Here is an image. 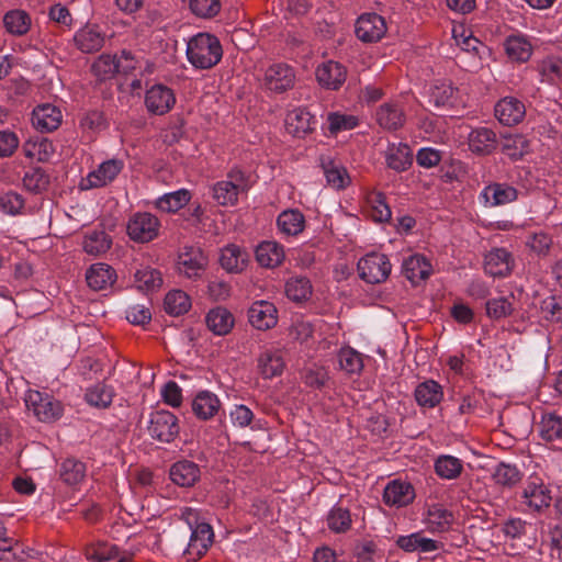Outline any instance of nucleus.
I'll list each match as a JSON object with an SVG mask.
<instances>
[{"instance_id":"nucleus-1","label":"nucleus","mask_w":562,"mask_h":562,"mask_svg":"<svg viewBox=\"0 0 562 562\" xmlns=\"http://www.w3.org/2000/svg\"><path fill=\"white\" fill-rule=\"evenodd\" d=\"M223 56L218 38L209 33H198L187 43V58L196 69H210L217 65Z\"/></svg>"},{"instance_id":"nucleus-2","label":"nucleus","mask_w":562,"mask_h":562,"mask_svg":"<svg viewBox=\"0 0 562 562\" xmlns=\"http://www.w3.org/2000/svg\"><path fill=\"white\" fill-rule=\"evenodd\" d=\"M250 184L248 177L240 169H232L225 180H221L213 184L212 196L218 205L228 206L235 205L238 201V195L246 192Z\"/></svg>"},{"instance_id":"nucleus-3","label":"nucleus","mask_w":562,"mask_h":562,"mask_svg":"<svg viewBox=\"0 0 562 562\" xmlns=\"http://www.w3.org/2000/svg\"><path fill=\"white\" fill-rule=\"evenodd\" d=\"M160 231V221L148 212H137L133 214L126 225L128 237L135 243H149L158 237Z\"/></svg>"},{"instance_id":"nucleus-4","label":"nucleus","mask_w":562,"mask_h":562,"mask_svg":"<svg viewBox=\"0 0 562 562\" xmlns=\"http://www.w3.org/2000/svg\"><path fill=\"white\" fill-rule=\"evenodd\" d=\"M24 402L27 409L41 422H54L63 414V406L59 401L35 390L26 392Z\"/></svg>"},{"instance_id":"nucleus-5","label":"nucleus","mask_w":562,"mask_h":562,"mask_svg":"<svg viewBox=\"0 0 562 562\" xmlns=\"http://www.w3.org/2000/svg\"><path fill=\"white\" fill-rule=\"evenodd\" d=\"M391 269L390 260L384 254H368L358 262L360 278L372 284L385 281Z\"/></svg>"},{"instance_id":"nucleus-6","label":"nucleus","mask_w":562,"mask_h":562,"mask_svg":"<svg viewBox=\"0 0 562 562\" xmlns=\"http://www.w3.org/2000/svg\"><path fill=\"white\" fill-rule=\"evenodd\" d=\"M178 418L168 411H156L150 414L148 432L161 442H171L179 434Z\"/></svg>"},{"instance_id":"nucleus-7","label":"nucleus","mask_w":562,"mask_h":562,"mask_svg":"<svg viewBox=\"0 0 562 562\" xmlns=\"http://www.w3.org/2000/svg\"><path fill=\"white\" fill-rule=\"evenodd\" d=\"M387 26L378 13H363L356 21V36L363 43H375L384 37Z\"/></svg>"},{"instance_id":"nucleus-8","label":"nucleus","mask_w":562,"mask_h":562,"mask_svg":"<svg viewBox=\"0 0 562 562\" xmlns=\"http://www.w3.org/2000/svg\"><path fill=\"white\" fill-rule=\"evenodd\" d=\"M294 82L295 74L293 68L283 63L270 65L266 69L262 80L266 89L277 93L291 89Z\"/></svg>"},{"instance_id":"nucleus-9","label":"nucleus","mask_w":562,"mask_h":562,"mask_svg":"<svg viewBox=\"0 0 562 562\" xmlns=\"http://www.w3.org/2000/svg\"><path fill=\"white\" fill-rule=\"evenodd\" d=\"M123 167L124 162L120 159L105 160L81 180L80 187L83 190L104 187L117 177Z\"/></svg>"},{"instance_id":"nucleus-10","label":"nucleus","mask_w":562,"mask_h":562,"mask_svg":"<svg viewBox=\"0 0 562 562\" xmlns=\"http://www.w3.org/2000/svg\"><path fill=\"white\" fill-rule=\"evenodd\" d=\"M207 257L199 247H184L178 257V270L187 278H198L207 266Z\"/></svg>"},{"instance_id":"nucleus-11","label":"nucleus","mask_w":562,"mask_h":562,"mask_svg":"<svg viewBox=\"0 0 562 562\" xmlns=\"http://www.w3.org/2000/svg\"><path fill=\"white\" fill-rule=\"evenodd\" d=\"M175 103L176 97L172 89L165 85H154L145 95V105L148 112L156 115L168 113Z\"/></svg>"},{"instance_id":"nucleus-12","label":"nucleus","mask_w":562,"mask_h":562,"mask_svg":"<svg viewBox=\"0 0 562 562\" xmlns=\"http://www.w3.org/2000/svg\"><path fill=\"white\" fill-rule=\"evenodd\" d=\"M248 321L254 328L268 330L277 325L278 311L269 301H256L248 308Z\"/></svg>"},{"instance_id":"nucleus-13","label":"nucleus","mask_w":562,"mask_h":562,"mask_svg":"<svg viewBox=\"0 0 562 562\" xmlns=\"http://www.w3.org/2000/svg\"><path fill=\"white\" fill-rule=\"evenodd\" d=\"M213 529L206 522L198 524L192 530L190 541L184 551L188 560H198L207 551L213 541Z\"/></svg>"},{"instance_id":"nucleus-14","label":"nucleus","mask_w":562,"mask_h":562,"mask_svg":"<svg viewBox=\"0 0 562 562\" xmlns=\"http://www.w3.org/2000/svg\"><path fill=\"white\" fill-rule=\"evenodd\" d=\"M514 266V257L505 248H494L485 256L484 270L492 277H506Z\"/></svg>"},{"instance_id":"nucleus-15","label":"nucleus","mask_w":562,"mask_h":562,"mask_svg":"<svg viewBox=\"0 0 562 562\" xmlns=\"http://www.w3.org/2000/svg\"><path fill=\"white\" fill-rule=\"evenodd\" d=\"M63 114L56 105L46 103L33 110V126L43 133L53 132L61 124Z\"/></svg>"},{"instance_id":"nucleus-16","label":"nucleus","mask_w":562,"mask_h":562,"mask_svg":"<svg viewBox=\"0 0 562 562\" xmlns=\"http://www.w3.org/2000/svg\"><path fill=\"white\" fill-rule=\"evenodd\" d=\"M316 78L322 87L330 90H337L346 81L347 70L341 64L329 60L318 66L316 70Z\"/></svg>"},{"instance_id":"nucleus-17","label":"nucleus","mask_w":562,"mask_h":562,"mask_svg":"<svg viewBox=\"0 0 562 562\" xmlns=\"http://www.w3.org/2000/svg\"><path fill=\"white\" fill-rule=\"evenodd\" d=\"M517 196L518 193L514 187L505 183H492L482 190L480 200L485 206L493 207L510 203Z\"/></svg>"},{"instance_id":"nucleus-18","label":"nucleus","mask_w":562,"mask_h":562,"mask_svg":"<svg viewBox=\"0 0 562 562\" xmlns=\"http://www.w3.org/2000/svg\"><path fill=\"white\" fill-rule=\"evenodd\" d=\"M115 270L104 262L92 265L86 272V280L94 291H102L111 288L116 281Z\"/></svg>"},{"instance_id":"nucleus-19","label":"nucleus","mask_w":562,"mask_h":562,"mask_svg":"<svg viewBox=\"0 0 562 562\" xmlns=\"http://www.w3.org/2000/svg\"><path fill=\"white\" fill-rule=\"evenodd\" d=\"M525 114V104L513 97H506L495 105V115L504 125H515L519 123Z\"/></svg>"},{"instance_id":"nucleus-20","label":"nucleus","mask_w":562,"mask_h":562,"mask_svg":"<svg viewBox=\"0 0 562 562\" xmlns=\"http://www.w3.org/2000/svg\"><path fill=\"white\" fill-rule=\"evenodd\" d=\"M316 121L305 108H295L288 112L285 128L293 136L301 137L314 130Z\"/></svg>"},{"instance_id":"nucleus-21","label":"nucleus","mask_w":562,"mask_h":562,"mask_svg":"<svg viewBox=\"0 0 562 562\" xmlns=\"http://www.w3.org/2000/svg\"><path fill=\"white\" fill-rule=\"evenodd\" d=\"M207 328L216 336H225L235 326L234 315L223 306L210 310L205 316Z\"/></svg>"},{"instance_id":"nucleus-22","label":"nucleus","mask_w":562,"mask_h":562,"mask_svg":"<svg viewBox=\"0 0 562 562\" xmlns=\"http://www.w3.org/2000/svg\"><path fill=\"white\" fill-rule=\"evenodd\" d=\"M77 47L83 53L99 50L104 44V34L95 24H88L75 35Z\"/></svg>"},{"instance_id":"nucleus-23","label":"nucleus","mask_w":562,"mask_h":562,"mask_svg":"<svg viewBox=\"0 0 562 562\" xmlns=\"http://www.w3.org/2000/svg\"><path fill=\"white\" fill-rule=\"evenodd\" d=\"M403 271L412 283H418L429 278L432 272V267L425 256L415 254L404 259Z\"/></svg>"},{"instance_id":"nucleus-24","label":"nucleus","mask_w":562,"mask_h":562,"mask_svg":"<svg viewBox=\"0 0 562 562\" xmlns=\"http://www.w3.org/2000/svg\"><path fill=\"white\" fill-rule=\"evenodd\" d=\"M169 475L176 485L188 488L200 479V469L194 462L183 460L171 467Z\"/></svg>"},{"instance_id":"nucleus-25","label":"nucleus","mask_w":562,"mask_h":562,"mask_svg":"<svg viewBox=\"0 0 562 562\" xmlns=\"http://www.w3.org/2000/svg\"><path fill=\"white\" fill-rule=\"evenodd\" d=\"M284 367L283 357L278 349H267L258 358V369L263 379L281 375Z\"/></svg>"},{"instance_id":"nucleus-26","label":"nucleus","mask_w":562,"mask_h":562,"mask_svg":"<svg viewBox=\"0 0 562 562\" xmlns=\"http://www.w3.org/2000/svg\"><path fill=\"white\" fill-rule=\"evenodd\" d=\"M375 119L384 130L394 131L404 125L405 114L397 103L386 102L380 105Z\"/></svg>"},{"instance_id":"nucleus-27","label":"nucleus","mask_w":562,"mask_h":562,"mask_svg":"<svg viewBox=\"0 0 562 562\" xmlns=\"http://www.w3.org/2000/svg\"><path fill=\"white\" fill-rule=\"evenodd\" d=\"M248 252L237 245H227L222 249L220 262L228 272H241L248 265Z\"/></svg>"},{"instance_id":"nucleus-28","label":"nucleus","mask_w":562,"mask_h":562,"mask_svg":"<svg viewBox=\"0 0 562 562\" xmlns=\"http://www.w3.org/2000/svg\"><path fill=\"white\" fill-rule=\"evenodd\" d=\"M284 249L277 241H262L256 249V259L261 267L276 268L284 260Z\"/></svg>"},{"instance_id":"nucleus-29","label":"nucleus","mask_w":562,"mask_h":562,"mask_svg":"<svg viewBox=\"0 0 562 562\" xmlns=\"http://www.w3.org/2000/svg\"><path fill=\"white\" fill-rule=\"evenodd\" d=\"M221 402L218 397L210 391L199 392L192 402V411L200 419H210L220 411Z\"/></svg>"},{"instance_id":"nucleus-30","label":"nucleus","mask_w":562,"mask_h":562,"mask_svg":"<svg viewBox=\"0 0 562 562\" xmlns=\"http://www.w3.org/2000/svg\"><path fill=\"white\" fill-rule=\"evenodd\" d=\"M442 397V387L434 380L422 382L415 389L416 402L423 407L434 408L441 402Z\"/></svg>"},{"instance_id":"nucleus-31","label":"nucleus","mask_w":562,"mask_h":562,"mask_svg":"<svg viewBox=\"0 0 562 562\" xmlns=\"http://www.w3.org/2000/svg\"><path fill=\"white\" fill-rule=\"evenodd\" d=\"M385 161L395 171L406 170L413 161L409 146L403 143L390 144L385 151Z\"/></svg>"},{"instance_id":"nucleus-32","label":"nucleus","mask_w":562,"mask_h":562,"mask_svg":"<svg viewBox=\"0 0 562 562\" xmlns=\"http://www.w3.org/2000/svg\"><path fill=\"white\" fill-rule=\"evenodd\" d=\"M504 48L509 59L518 63L527 61L532 54V45L522 35H510L504 42Z\"/></svg>"},{"instance_id":"nucleus-33","label":"nucleus","mask_w":562,"mask_h":562,"mask_svg":"<svg viewBox=\"0 0 562 562\" xmlns=\"http://www.w3.org/2000/svg\"><path fill=\"white\" fill-rule=\"evenodd\" d=\"M322 168L326 177L327 183L337 190L344 189L348 186L350 179L347 170L337 161L329 157L321 159Z\"/></svg>"},{"instance_id":"nucleus-34","label":"nucleus","mask_w":562,"mask_h":562,"mask_svg":"<svg viewBox=\"0 0 562 562\" xmlns=\"http://www.w3.org/2000/svg\"><path fill=\"white\" fill-rule=\"evenodd\" d=\"M469 147L476 154H490L496 147V135L487 127L473 130L469 135Z\"/></svg>"},{"instance_id":"nucleus-35","label":"nucleus","mask_w":562,"mask_h":562,"mask_svg":"<svg viewBox=\"0 0 562 562\" xmlns=\"http://www.w3.org/2000/svg\"><path fill=\"white\" fill-rule=\"evenodd\" d=\"M277 225L285 236H296L303 232L305 226L304 215L297 210L283 211L277 220Z\"/></svg>"},{"instance_id":"nucleus-36","label":"nucleus","mask_w":562,"mask_h":562,"mask_svg":"<svg viewBox=\"0 0 562 562\" xmlns=\"http://www.w3.org/2000/svg\"><path fill=\"white\" fill-rule=\"evenodd\" d=\"M23 151L26 157L37 161H48L55 153L53 143L44 137L30 138L23 145Z\"/></svg>"},{"instance_id":"nucleus-37","label":"nucleus","mask_w":562,"mask_h":562,"mask_svg":"<svg viewBox=\"0 0 562 562\" xmlns=\"http://www.w3.org/2000/svg\"><path fill=\"white\" fill-rule=\"evenodd\" d=\"M86 471L83 462L75 458H67L60 463L58 473L64 483L76 486L85 479Z\"/></svg>"},{"instance_id":"nucleus-38","label":"nucleus","mask_w":562,"mask_h":562,"mask_svg":"<svg viewBox=\"0 0 562 562\" xmlns=\"http://www.w3.org/2000/svg\"><path fill=\"white\" fill-rule=\"evenodd\" d=\"M436 474L445 480H454L463 471V461L451 454H440L435 460Z\"/></svg>"},{"instance_id":"nucleus-39","label":"nucleus","mask_w":562,"mask_h":562,"mask_svg":"<svg viewBox=\"0 0 562 562\" xmlns=\"http://www.w3.org/2000/svg\"><path fill=\"white\" fill-rule=\"evenodd\" d=\"M191 200V193L187 189H180L173 192L165 193L159 196L155 205L158 210L166 213H175L187 205Z\"/></svg>"},{"instance_id":"nucleus-40","label":"nucleus","mask_w":562,"mask_h":562,"mask_svg":"<svg viewBox=\"0 0 562 562\" xmlns=\"http://www.w3.org/2000/svg\"><path fill=\"white\" fill-rule=\"evenodd\" d=\"M31 16L24 10L15 9L7 12L3 16L5 30L16 36L26 34L31 27Z\"/></svg>"},{"instance_id":"nucleus-41","label":"nucleus","mask_w":562,"mask_h":562,"mask_svg":"<svg viewBox=\"0 0 562 562\" xmlns=\"http://www.w3.org/2000/svg\"><path fill=\"white\" fill-rule=\"evenodd\" d=\"M539 435L548 442L562 440V416L555 413L543 414L539 423Z\"/></svg>"},{"instance_id":"nucleus-42","label":"nucleus","mask_w":562,"mask_h":562,"mask_svg":"<svg viewBox=\"0 0 562 562\" xmlns=\"http://www.w3.org/2000/svg\"><path fill=\"white\" fill-rule=\"evenodd\" d=\"M111 244L112 240L104 231H92L86 234L82 247L87 254L99 256L106 252Z\"/></svg>"},{"instance_id":"nucleus-43","label":"nucleus","mask_w":562,"mask_h":562,"mask_svg":"<svg viewBox=\"0 0 562 562\" xmlns=\"http://www.w3.org/2000/svg\"><path fill=\"white\" fill-rule=\"evenodd\" d=\"M502 150L510 159L518 160L529 153L530 144L524 135H506L503 138Z\"/></svg>"},{"instance_id":"nucleus-44","label":"nucleus","mask_w":562,"mask_h":562,"mask_svg":"<svg viewBox=\"0 0 562 562\" xmlns=\"http://www.w3.org/2000/svg\"><path fill=\"white\" fill-rule=\"evenodd\" d=\"M135 286L142 292H154L162 284L161 273L150 267H144L135 273Z\"/></svg>"},{"instance_id":"nucleus-45","label":"nucleus","mask_w":562,"mask_h":562,"mask_svg":"<svg viewBox=\"0 0 562 562\" xmlns=\"http://www.w3.org/2000/svg\"><path fill=\"white\" fill-rule=\"evenodd\" d=\"M164 305L168 314L179 316L191 308V299L182 290H172L166 294Z\"/></svg>"},{"instance_id":"nucleus-46","label":"nucleus","mask_w":562,"mask_h":562,"mask_svg":"<svg viewBox=\"0 0 562 562\" xmlns=\"http://www.w3.org/2000/svg\"><path fill=\"white\" fill-rule=\"evenodd\" d=\"M285 294L293 302H303L312 295V284L305 277H292L285 283Z\"/></svg>"},{"instance_id":"nucleus-47","label":"nucleus","mask_w":562,"mask_h":562,"mask_svg":"<svg viewBox=\"0 0 562 562\" xmlns=\"http://www.w3.org/2000/svg\"><path fill=\"white\" fill-rule=\"evenodd\" d=\"M367 201L370 207L369 214L374 222L383 223L391 218V209L381 192H370L367 196Z\"/></svg>"},{"instance_id":"nucleus-48","label":"nucleus","mask_w":562,"mask_h":562,"mask_svg":"<svg viewBox=\"0 0 562 562\" xmlns=\"http://www.w3.org/2000/svg\"><path fill=\"white\" fill-rule=\"evenodd\" d=\"M114 391L111 386L98 383L87 390L85 398L91 406L106 408L113 401Z\"/></svg>"},{"instance_id":"nucleus-49","label":"nucleus","mask_w":562,"mask_h":562,"mask_svg":"<svg viewBox=\"0 0 562 562\" xmlns=\"http://www.w3.org/2000/svg\"><path fill=\"white\" fill-rule=\"evenodd\" d=\"M91 71L100 81L112 79L117 74L115 55L102 54L91 66Z\"/></svg>"},{"instance_id":"nucleus-50","label":"nucleus","mask_w":562,"mask_h":562,"mask_svg":"<svg viewBox=\"0 0 562 562\" xmlns=\"http://www.w3.org/2000/svg\"><path fill=\"white\" fill-rule=\"evenodd\" d=\"M452 35L458 46L465 52H472L477 56L485 50V46L470 31H467L462 25L452 29Z\"/></svg>"},{"instance_id":"nucleus-51","label":"nucleus","mask_w":562,"mask_h":562,"mask_svg":"<svg viewBox=\"0 0 562 562\" xmlns=\"http://www.w3.org/2000/svg\"><path fill=\"white\" fill-rule=\"evenodd\" d=\"M338 362L340 369L348 374H358L363 369L362 355L350 347L340 349L338 352Z\"/></svg>"},{"instance_id":"nucleus-52","label":"nucleus","mask_w":562,"mask_h":562,"mask_svg":"<svg viewBox=\"0 0 562 562\" xmlns=\"http://www.w3.org/2000/svg\"><path fill=\"white\" fill-rule=\"evenodd\" d=\"M493 479L496 484L512 488L521 480V474L515 465L499 463L494 470Z\"/></svg>"},{"instance_id":"nucleus-53","label":"nucleus","mask_w":562,"mask_h":562,"mask_svg":"<svg viewBox=\"0 0 562 562\" xmlns=\"http://www.w3.org/2000/svg\"><path fill=\"white\" fill-rule=\"evenodd\" d=\"M428 525L434 531H445L452 522V514L440 505H432L428 509Z\"/></svg>"},{"instance_id":"nucleus-54","label":"nucleus","mask_w":562,"mask_h":562,"mask_svg":"<svg viewBox=\"0 0 562 562\" xmlns=\"http://www.w3.org/2000/svg\"><path fill=\"white\" fill-rule=\"evenodd\" d=\"M328 528L336 533H344L351 527V516L348 509L335 507L327 517Z\"/></svg>"},{"instance_id":"nucleus-55","label":"nucleus","mask_w":562,"mask_h":562,"mask_svg":"<svg viewBox=\"0 0 562 562\" xmlns=\"http://www.w3.org/2000/svg\"><path fill=\"white\" fill-rule=\"evenodd\" d=\"M189 8L194 15L211 19L218 14L222 4L220 0H190Z\"/></svg>"},{"instance_id":"nucleus-56","label":"nucleus","mask_w":562,"mask_h":562,"mask_svg":"<svg viewBox=\"0 0 562 562\" xmlns=\"http://www.w3.org/2000/svg\"><path fill=\"white\" fill-rule=\"evenodd\" d=\"M453 93L454 89L449 82H438L429 90V102L437 108L445 106L450 103Z\"/></svg>"},{"instance_id":"nucleus-57","label":"nucleus","mask_w":562,"mask_h":562,"mask_svg":"<svg viewBox=\"0 0 562 562\" xmlns=\"http://www.w3.org/2000/svg\"><path fill=\"white\" fill-rule=\"evenodd\" d=\"M24 199L14 191H8L0 195V210L8 215H18L22 213Z\"/></svg>"},{"instance_id":"nucleus-58","label":"nucleus","mask_w":562,"mask_h":562,"mask_svg":"<svg viewBox=\"0 0 562 562\" xmlns=\"http://www.w3.org/2000/svg\"><path fill=\"white\" fill-rule=\"evenodd\" d=\"M526 247L539 257L547 256L552 245L551 237L546 233H535L527 237Z\"/></svg>"},{"instance_id":"nucleus-59","label":"nucleus","mask_w":562,"mask_h":562,"mask_svg":"<svg viewBox=\"0 0 562 562\" xmlns=\"http://www.w3.org/2000/svg\"><path fill=\"white\" fill-rule=\"evenodd\" d=\"M513 310V302L508 297L492 299L486 302V314L494 319L510 315Z\"/></svg>"},{"instance_id":"nucleus-60","label":"nucleus","mask_w":562,"mask_h":562,"mask_svg":"<svg viewBox=\"0 0 562 562\" xmlns=\"http://www.w3.org/2000/svg\"><path fill=\"white\" fill-rule=\"evenodd\" d=\"M313 326L310 322L296 319L293 322L289 335L291 339L300 342L301 345H307L313 338Z\"/></svg>"},{"instance_id":"nucleus-61","label":"nucleus","mask_w":562,"mask_h":562,"mask_svg":"<svg viewBox=\"0 0 562 562\" xmlns=\"http://www.w3.org/2000/svg\"><path fill=\"white\" fill-rule=\"evenodd\" d=\"M327 122L331 133L348 131L356 127L358 124V121L353 115H346L340 113H329L327 116Z\"/></svg>"},{"instance_id":"nucleus-62","label":"nucleus","mask_w":562,"mask_h":562,"mask_svg":"<svg viewBox=\"0 0 562 562\" xmlns=\"http://www.w3.org/2000/svg\"><path fill=\"white\" fill-rule=\"evenodd\" d=\"M48 183L47 176L40 169L26 172L23 177L24 187L33 192H40L46 188Z\"/></svg>"},{"instance_id":"nucleus-63","label":"nucleus","mask_w":562,"mask_h":562,"mask_svg":"<svg viewBox=\"0 0 562 562\" xmlns=\"http://www.w3.org/2000/svg\"><path fill=\"white\" fill-rule=\"evenodd\" d=\"M229 418L234 426L245 428L254 419V413L246 405H235L229 412Z\"/></svg>"},{"instance_id":"nucleus-64","label":"nucleus","mask_w":562,"mask_h":562,"mask_svg":"<svg viewBox=\"0 0 562 562\" xmlns=\"http://www.w3.org/2000/svg\"><path fill=\"white\" fill-rule=\"evenodd\" d=\"M161 396L164 402L172 407H178L182 403V391L175 381H169L164 385Z\"/></svg>"}]
</instances>
